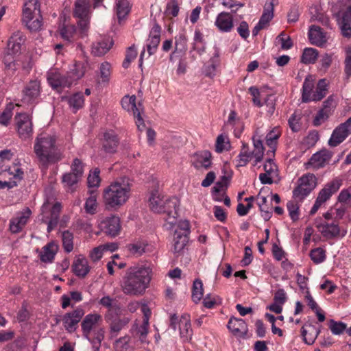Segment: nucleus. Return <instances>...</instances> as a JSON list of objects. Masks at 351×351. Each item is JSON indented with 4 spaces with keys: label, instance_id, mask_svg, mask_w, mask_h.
I'll use <instances>...</instances> for the list:
<instances>
[{
    "label": "nucleus",
    "instance_id": "f257e3e1",
    "mask_svg": "<svg viewBox=\"0 0 351 351\" xmlns=\"http://www.w3.org/2000/svg\"><path fill=\"white\" fill-rule=\"evenodd\" d=\"M153 265L138 263L128 267L121 282L123 292L128 295H143L153 278Z\"/></svg>",
    "mask_w": 351,
    "mask_h": 351
},
{
    "label": "nucleus",
    "instance_id": "f03ea898",
    "mask_svg": "<svg viewBox=\"0 0 351 351\" xmlns=\"http://www.w3.org/2000/svg\"><path fill=\"white\" fill-rule=\"evenodd\" d=\"M58 136L53 132L44 131L36 136L34 151L39 164L44 168L49 165L58 162L63 154L58 147Z\"/></svg>",
    "mask_w": 351,
    "mask_h": 351
},
{
    "label": "nucleus",
    "instance_id": "7ed1b4c3",
    "mask_svg": "<svg viewBox=\"0 0 351 351\" xmlns=\"http://www.w3.org/2000/svg\"><path fill=\"white\" fill-rule=\"evenodd\" d=\"M132 182L126 176L112 181L103 192L104 202L107 208L117 209L125 204L132 196Z\"/></svg>",
    "mask_w": 351,
    "mask_h": 351
},
{
    "label": "nucleus",
    "instance_id": "20e7f679",
    "mask_svg": "<svg viewBox=\"0 0 351 351\" xmlns=\"http://www.w3.org/2000/svg\"><path fill=\"white\" fill-rule=\"evenodd\" d=\"M263 136L262 131L260 129H257L252 137L254 145L252 151L250 149L247 145H243L236 159V166L237 167H245L250 161H252V165L256 166L263 160L264 156Z\"/></svg>",
    "mask_w": 351,
    "mask_h": 351
},
{
    "label": "nucleus",
    "instance_id": "39448f33",
    "mask_svg": "<svg viewBox=\"0 0 351 351\" xmlns=\"http://www.w3.org/2000/svg\"><path fill=\"white\" fill-rule=\"evenodd\" d=\"M25 40V37L20 31L13 32L8 39L7 47L2 56V62L8 73H12L17 70L19 64L16 56L20 53Z\"/></svg>",
    "mask_w": 351,
    "mask_h": 351
},
{
    "label": "nucleus",
    "instance_id": "423d86ee",
    "mask_svg": "<svg viewBox=\"0 0 351 351\" xmlns=\"http://www.w3.org/2000/svg\"><path fill=\"white\" fill-rule=\"evenodd\" d=\"M315 77L312 75L306 77L302 86V99L304 102L322 100L328 93V81L321 79L315 85Z\"/></svg>",
    "mask_w": 351,
    "mask_h": 351
},
{
    "label": "nucleus",
    "instance_id": "0eeeda50",
    "mask_svg": "<svg viewBox=\"0 0 351 351\" xmlns=\"http://www.w3.org/2000/svg\"><path fill=\"white\" fill-rule=\"evenodd\" d=\"M38 0H24L23 20L31 31H38L42 26Z\"/></svg>",
    "mask_w": 351,
    "mask_h": 351
},
{
    "label": "nucleus",
    "instance_id": "6e6552de",
    "mask_svg": "<svg viewBox=\"0 0 351 351\" xmlns=\"http://www.w3.org/2000/svg\"><path fill=\"white\" fill-rule=\"evenodd\" d=\"M23 175L19 162H14L12 165H0V189L14 187L16 185V180L21 179Z\"/></svg>",
    "mask_w": 351,
    "mask_h": 351
},
{
    "label": "nucleus",
    "instance_id": "1a4fd4ad",
    "mask_svg": "<svg viewBox=\"0 0 351 351\" xmlns=\"http://www.w3.org/2000/svg\"><path fill=\"white\" fill-rule=\"evenodd\" d=\"M148 202L150 209L155 213H162L167 208H174L177 204L176 198H165L158 189L151 191Z\"/></svg>",
    "mask_w": 351,
    "mask_h": 351
},
{
    "label": "nucleus",
    "instance_id": "9d476101",
    "mask_svg": "<svg viewBox=\"0 0 351 351\" xmlns=\"http://www.w3.org/2000/svg\"><path fill=\"white\" fill-rule=\"evenodd\" d=\"M42 221L47 224V231L50 232L58 224L61 204L59 202L46 201L42 206Z\"/></svg>",
    "mask_w": 351,
    "mask_h": 351
},
{
    "label": "nucleus",
    "instance_id": "9b49d317",
    "mask_svg": "<svg viewBox=\"0 0 351 351\" xmlns=\"http://www.w3.org/2000/svg\"><path fill=\"white\" fill-rule=\"evenodd\" d=\"M90 3L88 0H77L75 3L74 15L78 19V25L84 36L89 29L90 19Z\"/></svg>",
    "mask_w": 351,
    "mask_h": 351
},
{
    "label": "nucleus",
    "instance_id": "f8f14e48",
    "mask_svg": "<svg viewBox=\"0 0 351 351\" xmlns=\"http://www.w3.org/2000/svg\"><path fill=\"white\" fill-rule=\"evenodd\" d=\"M317 184V178L314 174H304L298 179V186L293 191V197L304 199L316 187Z\"/></svg>",
    "mask_w": 351,
    "mask_h": 351
},
{
    "label": "nucleus",
    "instance_id": "ddd939ff",
    "mask_svg": "<svg viewBox=\"0 0 351 351\" xmlns=\"http://www.w3.org/2000/svg\"><path fill=\"white\" fill-rule=\"evenodd\" d=\"M170 326L173 330L178 328L180 338L183 341H187L191 339L193 330L189 315L184 314L181 316L173 315L170 319Z\"/></svg>",
    "mask_w": 351,
    "mask_h": 351
},
{
    "label": "nucleus",
    "instance_id": "4468645a",
    "mask_svg": "<svg viewBox=\"0 0 351 351\" xmlns=\"http://www.w3.org/2000/svg\"><path fill=\"white\" fill-rule=\"evenodd\" d=\"M315 226L322 237L326 240L341 239L346 234V230L341 229L336 221H316Z\"/></svg>",
    "mask_w": 351,
    "mask_h": 351
},
{
    "label": "nucleus",
    "instance_id": "2eb2a0df",
    "mask_svg": "<svg viewBox=\"0 0 351 351\" xmlns=\"http://www.w3.org/2000/svg\"><path fill=\"white\" fill-rule=\"evenodd\" d=\"M32 210L29 208H25L17 212L9 221V230L12 234L21 232L32 217Z\"/></svg>",
    "mask_w": 351,
    "mask_h": 351
},
{
    "label": "nucleus",
    "instance_id": "dca6fc26",
    "mask_svg": "<svg viewBox=\"0 0 351 351\" xmlns=\"http://www.w3.org/2000/svg\"><path fill=\"white\" fill-rule=\"evenodd\" d=\"M18 134L22 139L29 138L33 133L32 117L27 113H18L15 116Z\"/></svg>",
    "mask_w": 351,
    "mask_h": 351
},
{
    "label": "nucleus",
    "instance_id": "f3484780",
    "mask_svg": "<svg viewBox=\"0 0 351 351\" xmlns=\"http://www.w3.org/2000/svg\"><path fill=\"white\" fill-rule=\"evenodd\" d=\"M47 79L51 88L58 92L63 88L72 85V80L69 79L68 74L62 75L57 69H50L47 72Z\"/></svg>",
    "mask_w": 351,
    "mask_h": 351
},
{
    "label": "nucleus",
    "instance_id": "a211bd4d",
    "mask_svg": "<svg viewBox=\"0 0 351 351\" xmlns=\"http://www.w3.org/2000/svg\"><path fill=\"white\" fill-rule=\"evenodd\" d=\"M98 227L106 234L111 237H117L121 232L120 219L115 215L106 217L100 221Z\"/></svg>",
    "mask_w": 351,
    "mask_h": 351
},
{
    "label": "nucleus",
    "instance_id": "6ab92c4d",
    "mask_svg": "<svg viewBox=\"0 0 351 351\" xmlns=\"http://www.w3.org/2000/svg\"><path fill=\"white\" fill-rule=\"evenodd\" d=\"M351 133V117L344 123L337 126L332 132L328 141L331 147H336L342 143Z\"/></svg>",
    "mask_w": 351,
    "mask_h": 351
},
{
    "label": "nucleus",
    "instance_id": "aec40b11",
    "mask_svg": "<svg viewBox=\"0 0 351 351\" xmlns=\"http://www.w3.org/2000/svg\"><path fill=\"white\" fill-rule=\"evenodd\" d=\"M84 315V311L82 308H77L72 312L66 313L62 319L65 329L69 332H74Z\"/></svg>",
    "mask_w": 351,
    "mask_h": 351
},
{
    "label": "nucleus",
    "instance_id": "412c9836",
    "mask_svg": "<svg viewBox=\"0 0 351 351\" xmlns=\"http://www.w3.org/2000/svg\"><path fill=\"white\" fill-rule=\"evenodd\" d=\"M342 185V180L336 178L328 182L319 192L316 198L319 202L324 204L330 197L335 193Z\"/></svg>",
    "mask_w": 351,
    "mask_h": 351
},
{
    "label": "nucleus",
    "instance_id": "4be33fe9",
    "mask_svg": "<svg viewBox=\"0 0 351 351\" xmlns=\"http://www.w3.org/2000/svg\"><path fill=\"white\" fill-rule=\"evenodd\" d=\"M191 162L196 169H208L213 163L211 153L207 150L197 152L192 156Z\"/></svg>",
    "mask_w": 351,
    "mask_h": 351
},
{
    "label": "nucleus",
    "instance_id": "5701e85b",
    "mask_svg": "<svg viewBox=\"0 0 351 351\" xmlns=\"http://www.w3.org/2000/svg\"><path fill=\"white\" fill-rule=\"evenodd\" d=\"M71 268L76 276L83 278L90 272L91 267L88 259L84 255L79 254L75 257Z\"/></svg>",
    "mask_w": 351,
    "mask_h": 351
},
{
    "label": "nucleus",
    "instance_id": "b1692460",
    "mask_svg": "<svg viewBox=\"0 0 351 351\" xmlns=\"http://www.w3.org/2000/svg\"><path fill=\"white\" fill-rule=\"evenodd\" d=\"M215 26L221 32H230L234 27L232 15L226 12H220L216 16Z\"/></svg>",
    "mask_w": 351,
    "mask_h": 351
},
{
    "label": "nucleus",
    "instance_id": "393cba45",
    "mask_svg": "<svg viewBox=\"0 0 351 351\" xmlns=\"http://www.w3.org/2000/svg\"><path fill=\"white\" fill-rule=\"evenodd\" d=\"M265 173L259 175V179L262 184H271L278 177V167L273 160L268 159L264 165Z\"/></svg>",
    "mask_w": 351,
    "mask_h": 351
},
{
    "label": "nucleus",
    "instance_id": "a878e982",
    "mask_svg": "<svg viewBox=\"0 0 351 351\" xmlns=\"http://www.w3.org/2000/svg\"><path fill=\"white\" fill-rule=\"evenodd\" d=\"M160 31L161 29L158 25H154L150 31L149 36L146 43L148 56L154 54L157 50L160 41Z\"/></svg>",
    "mask_w": 351,
    "mask_h": 351
},
{
    "label": "nucleus",
    "instance_id": "bb28decb",
    "mask_svg": "<svg viewBox=\"0 0 351 351\" xmlns=\"http://www.w3.org/2000/svg\"><path fill=\"white\" fill-rule=\"evenodd\" d=\"M308 38L312 45L322 47L325 46L328 37L319 27L312 25L308 31Z\"/></svg>",
    "mask_w": 351,
    "mask_h": 351
},
{
    "label": "nucleus",
    "instance_id": "cd10ccee",
    "mask_svg": "<svg viewBox=\"0 0 351 351\" xmlns=\"http://www.w3.org/2000/svg\"><path fill=\"white\" fill-rule=\"evenodd\" d=\"M113 45L112 39L110 36L101 37L93 44L92 53L97 56H101L106 53Z\"/></svg>",
    "mask_w": 351,
    "mask_h": 351
},
{
    "label": "nucleus",
    "instance_id": "c85d7f7f",
    "mask_svg": "<svg viewBox=\"0 0 351 351\" xmlns=\"http://www.w3.org/2000/svg\"><path fill=\"white\" fill-rule=\"evenodd\" d=\"M101 320V316L98 313H90L86 315L81 324L84 336L88 337L93 328Z\"/></svg>",
    "mask_w": 351,
    "mask_h": 351
},
{
    "label": "nucleus",
    "instance_id": "c756f323",
    "mask_svg": "<svg viewBox=\"0 0 351 351\" xmlns=\"http://www.w3.org/2000/svg\"><path fill=\"white\" fill-rule=\"evenodd\" d=\"M121 106L123 109L132 112V114H138L143 112L142 104L140 102L136 103L135 95L123 97L121 100Z\"/></svg>",
    "mask_w": 351,
    "mask_h": 351
},
{
    "label": "nucleus",
    "instance_id": "7c9ffc66",
    "mask_svg": "<svg viewBox=\"0 0 351 351\" xmlns=\"http://www.w3.org/2000/svg\"><path fill=\"white\" fill-rule=\"evenodd\" d=\"M119 145V139L114 131H108L104 134L103 147L106 152L114 153Z\"/></svg>",
    "mask_w": 351,
    "mask_h": 351
},
{
    "label": "nucleus",
    "instance_id": "2f4dec72",
    "mask_svg": "<svg viewBox=\"0 0 351 351\" xmlns=\"http://www.w3.org/2000/svg\"><path fill=\"white\" fill-rule=\"evenodd\" d=\"M58 245L54 242L51 241L45 245L41 252H40V258L42 262L44 263H51L54 257L58 252Z\"/></svg>",
    "mask_w": 351,
    "mask_h": 351
},
{
    "label": "nucleus",
    "instance_id": "473e14b6",
    "mask_svg": "<svg viewBox=\"0 0 351 351\" xmlns=\"http://www.w3.org/2000/svg\"><path fill=\"white\" fill-rule=\"evenodd\" d=\"M188 243V237L185 234H180L178 230H175L173 243V252L179 256L184 251Z\"/></svg>",
    "mask_w": 351,
    "mask_h": 351
},
{
    "label": "nucleus",
    "instance_id": "72a5a7b5",
    "mask_svg": "<svg viewBox=\"0 0 351 351\" xmlns=\"http://www.w3.org/2000/svg\"><path fill=\"white\" fill-rule=\"evenodd\" d=\"M331 154L328 151L322 150L314 154L310 160L309 164L315 169H319L324 166V165L330 159Z\"/></svg>",
    "mask_w": 351,
    "mask_h": 351
},
{
    "label": "nucleus",
    "instance_id": "f704fd0d",
    "mask_svg": "<svg viewBox=\"0 0 351 351\" xmlns=\"http://www.w3.org/2000/svg\"><path fill=\"white\" fill-rule=\"evenodd\" d=\"M40 94V83L34 80L31 81L23 90V99L27 102L37 98Z\"/></svg>",
    "mask_w": 351,
    "mask_h": 351
},
{
    "label": "nucleus",
    "instance_id": "c9c22d12",
    "mask_svg": "<svg viewBox=\"0 0 351 351\" xmlns=\"http://www.w3.org/2000/svg\"><path fill=\"white\" fill-rule=\"evenodd\" d=\"M228 328L235 335L245 334L247 332L245 321L239 318H230L228 323Z\"/></svg>",
    "mask_w": 351,
    "mask_h": 351
},
{
    "label": "nucleus",
    "instance_id": "e433bc0d",
    "mask_svg": "<svg viewBox=\"0 0 351 351\" xmlns=\"http://www.w3.org/2000/svg\"><path fill=\"white\" fill-rule=\"evenodd\" d=\"M131 10L129 0H116L115 12L119 23L125 19Z\"/></svg>",
    "mask_w": 351,
    "mask_h": 351
},
{
    "label": "nucleus",
    "instance_id": "4c0bfd02",
    "mask_svg": "<svg viewBox=\"0 0 351 351\" xmlns=\"http://www.w3.org/2000/svg\"><path fill=\"white\" fill-rule=\"evenodd\" d=\"M341 29L343 36L351 37V6L343 13L341 21Z\"/></svg>",
    "mask_w": 351,
    "mask_h": 351
},
{
    "label": "nucleus",
    "instance_id": "58836bf2",
    "mask_svg": "<svg viewBox=\"0 0 351 351\" xmlns=\"http://www.w3.org/2000/svg\"><path fill=\"white\" fill-rule=\"evenodd\" d=\"M319 331L311 324H305L302 328V335L307 344H312L317 337Z\"/></svg>",
    "mask_w": 351,
    "mask_h": 351
},
{
    "label": "nucleus",
    "instance_id": "ea45409f",
    "mask_svg": "<svg viewBox=\"0 0 351 351\" xmlns=\"http://www.w3.org/2000/svg\"><path fill=\"white\" fill-rule=\"evenodd\" d=\"M89 197L86 198L84 209L88 214L93 215L97 208V193L96 189H89Z\"/></svg>",
    "mask_w": 351,
    "mask_h": 351
},
{
    "label": "nucleus",
    "instance_id": "a19ab883",
    "mask_svg": "<svg viewBox=\"0 0 351 351\" xmlns=\"http://www.w3.org/2000/svg\"><path fill=\"white\" fill-rule=\"evenodd\" d=\"M281 134V131L278 127L274 128L270 130L266 136V143L271 149L270 152L272 154L276 151L277 141Z\"/></svg>",
    "mask_w": 351,
    "mask_h": 351
},
{
    "label": "nucleus",
    "instance_id": "79ce46f5",
    "mask_svg": "<svg viewBox=\"0 0 351 351\" xmlns=\"http://www.w3.org/2000/svg\"><path fill=\"white\" fill-rule=\"evenodd\" d=\"M149 329V322L143 320L141 323L136 320L134 326L133 330H134L135 335L138 336L142 342L145 341Z\"/></svg>",
    "mask_w": 351,
    "mask_h": 351
},
{
    "label": "nucleus",
    "instance_id": "37998d69",
    "mask_svg": "<svg viewBox=\"0 0 351 351\" xmlns=\"http://www.w3.org/2000/svg\"><path fill=\"white\" fill-rule=\"evenodd\" d=\"M177 205L174 208H167L166 210L162 213L166 214L165 217V226L168 229H172L177 224L178 213L176 209Z\"/></svg>",
    "mask_w": 351,
    "mask_h": 351
},
{
    "label": "nucleus",
    "instance_id": "c03bdc74",
    "mask_svg": "<svg viewBox=\"0 0 351 351\" xmlns=\"http://www.w3.org/2000/svg\"><path fill=\"white\" fill-rule=\"evenodd\" d=\"M318 56L319 52L316 49L311 47L305 48L301 57V61L306 64H314Z\"/></svg>",
    "mask_w": 351,
    "mask_h": 351
},
{
    "label": "nucleus",
    "instance_id": "a18cd8bd",
    "mask_svg": "<svg viewBox=\"0 0 351 351\" xmlns=\"http://www.w3.org/2000/svg\"><path fill=\"white\" fill-rule=\"evenodd\" d=\"M193 49L202 54L205 51L204 35L199 30H195L193 38Z\"/></svg>",
    "mask_w": 351,
    "mask_h": 351
},
{
    "label": "nucleus",
    "instance_id": "49530a36",
    "mask_svg": "<svg viewBox=\"0 0 351 351\" xmlns=\"http://www.w3.org/2000/svg\"><path fill=\"white\" fill-rule=\"evenodd\" d=\"M70 108L73 112H76L80 108H82L84 104V96L80 93H77L68 99Z\"/></svg>",
    "mask_w": 351,
    "mask_h": 351
},
{
    "label": "nucleus",
    "instance_id": "de8ad7c7",
    "mask_svg": "<svg viewBox=\"0 0 351 351\" xmlns=\"http://www.w3.org/2000/svg\"><path fill=\"white\" fill-rule=\"evenodd\" d=\"M104 337V330L103 328H98L94 330L93 337H91L90 335L86 337L92 343L94 351H99L101 342Z\"/></svg>",
    "mask_w": 351,
    "mask_h": 351
},
{
    "label": "nucleus",
    "instance_id": "09e8293b",
    "mask_svg": "<svg viewBox=\"0 0 351 351\" xmlns=\"http://www.w3.org/2000/svg\"><path fill=\"white\" fill-rule=\"evenodd\" d=\"M274 16V4L271 1L267 2L265 5L264 12L261 17L259 23L264 27L271 20Z\"/></svg>",
    "mask_w": 351,
    "mask_h": 351
},
{
    "label": "nucleus",
    "instance_id": "8fccbe9b",
    "mask_svg": "<svg viewBox=\"0 0 351 351\" xmlns=\"http://www.w3.org/2000/svg\"><path fill=\"white\" fill-rule=\"evenodd\" d=\"M204 295L203 283L197 279L193 282L192 288V300L195 303H198Z\"/></svg>",
    "mask_w": 351,
    "mask_h": 351
},
{
    "label": "nucleus",
    "instance_id": "3c124183",
    "mask_svg": "<svg viewBox=\"0 0 351 351\" xmlns=\"http://www.w3.org/2000/svg\"><path fill=\"white\" fill-rule=\"evenodd\" d=\"M85 73V69L82 63H75L73 68L71 69V71L68 73L69 77L72 80V83L81 78Z\"/></svg>",
    "mask_w": 351,
    "mask_h": 351
},
{
    "label": "nucleus",
    "instance_id": "603ef678",
    "mask_svg": "<svg viewBox=\"0 0 351 351\" xmlns=\"http://www.w3.org/2000/svg\"><path fill=\"white\" fill-rule=\"evenodd\" d=\"M275 43L280 45L281 49L288 50L293 46L292 40L289 36L285 32H281L276 38Z\"/></svg>",
    "mask_w": 351,
    "mask_h": 351
},
{
    "label": "nucleus",
    "instance_id": "864d4df0",
    "mask_svg": "<svg viewBox=\"0 0 351 351\" xmlns=\"http://www.w3.org/2000/svg\"><path fill=\"white\" fill-rule=\"evenodd\" d=\"M111 74V66L109 63L105 62L101 64L99 66V80L102 83H108L110 80Z\"/></svg>",
    "mask_w": 351,
    "mask_h": 351
},
{
    "label": "nucleus",
    "instance_id": "5fc2aeb1",
    "mask_svg": "<svg viewBox=\"0 0 351 351\" xmlns=\"http://www.w3.org/2000/svg\"><path fill=\"white\" fill-rule=\"evenodd\" d=\"M332 53H325L322 55L319 60V69L324 72L327 71L332 64Z\"/></svg>",
    "mask_w": 351,
    "mask_h": 351
},
{
    "label": "nucleus",
    "instance_id": "6e6d98bb",
    "mask_svg": "<svg viewBox=\"0 0 351 351\" xmlns=\"http://www.w3.org/2000/svg\"><path fill=\"white\" fill-rule=\"evenodd\" d=\"M62 245L66 252L73 250V236L69 231H64L62 234Z\"/></svg>",
    "mask_w": 351,
    "mask_h": 351
},
{
    "label": "nucleus",
    "instance_id": "4d7b16f0",
    "mask_svg": "<svg viewBox=\"0 0 351 351\" xmlns=\"http://www.w3.org/2000/svg\"><path fill=\"white\" fill-rule=\"evenodd\" d=\"M249 93L252 97V102L254 106L261 108L263 106L262 101V91L256 86H251L249 88Z\"/></svg>",
    "mask_w": 351,
    "mask_h": 351
},
{
    "label": "nucleus",
    "instance_id": "13d9d810",
    "mask_svg": "<svg viewBox=\"0 0 351 351\" xmlns=\"http://www.w3.org/2000/svg\"><path fill=\"white\" fill-rule=\"evenodd\" d=\"M81 178L74 173L69 172L62 176V181L65 187L71 188L76 184Z\"/></svg>",
    "mask_w": 351,
    "mask_h": 351
},
{
    "label": "nucleus",
    "instance_id": "bf43d9fd",
    "mask_svg": "<svg viewBox=\"0 0 351 351\" xmlns=\"http://www.w3.org/2000/svg\"><path fill=\"white\" fill-rule=\"evenodd\" d=\"M301 114L297 112H295L293 114L291 115L288 120L289 125L291 130L295 132H298L301 128Z\"/></svg>",
    "mask_w": 351,
    "mask_h": 351
},
{
    "label": "nucleus",
    "instance_id": "052dcab7",
    "mask_svg": "<svg viewBox=\"0 0 351 351\" xmlns=\"http://www.w3.org/2000/svg\"><path fill=\"white\" fill-rule=\"evenodd\" d=\"M14 109V105L12 104H8L3 112L0 115V124L4 126H7L10 121L12 117V110Z\"/></svg>",
    "mask_w": 351,
    "mask_h": 351
},
{
    "label": "nucleus",
    "instance_id": "680f3d73",
    "mask_svg": "<svg viewBox=\"0 0 351 351\" xmlns=\"http://www.w3.org/2000/svg\"><path fill=\"white\" fill-rule=\"evenodd\" d=\"M187 38L184 34H179L175 37V50L176 52H182L186 49Z\"/></svg>",
    "mask_w": 351,
    "mask_h": 351
},
{
    "label": "nucleus",
    "instance_id": "e2e57ef3",
    "mask_svg": "<svg viewBox=\"0 0 351 351\" xmlns=\"http://www.w3.org/2000/svg\"><path fill=\"white\" fill-rule=\"evenodd\" d=\"M311 260L315 264H319L326 259L325 250L321 247L313 249L310 252Z\"/></svg>",
    "mask_w": 351,
    "mask_h": 351
},
{
    "label": "nucleus",
    "instance_id": "0e129e2a",
    "mask_svg": "<svg viewBox=\"0 0 351 351\" xmlns=\"http://www.w3.org/2000/svg\"><path fill=\"white\" fill-rule=\"evenodd\" d=\"M329 328L333 335H339L345 331L346 324L341 322L330 319L329 322Z\"/></svg>",
    "mask_w": 351,
    "mask_h": 351
},
{
    "label": "nucleus",
    "instance_id": "69168bd1",
    "mask_svg": "<svg viewBox=\"0 0 351 351\" xmlns=\"http://www.w3.org/2000/svg\"><path fill=\"white\" fill-rule=\"evenodd\" d=\"M230 147V143L227 136L221 134L218 136L216 141V152L221 153L228 150Z\"/></svg>",
    "mask_w": 351,
    "mask_h": 351
},
{
    "label": "nucleus",
    "instance_id": "338daca9",
    "mask_svg": "<svg viewBox=\"0 0 351 351\" xmlns=\"http://www.w3.org/2000/svg\"><path fill=\"white\" fill-rule=\"evenodd\" d=\"M60 32L63 39L71 41L75 33V28L73 25H65L60 29Z\"/></svg>",
    "mask_w": 351,
    "mask_h": 351
},
{
    "label": "nucleus",
    "instance_id": "774afa93",
    "mask_svg": "<svg viewBox=\"0 0 351 351\" xmlns=\"http://www.w3.org/2000/svg\"><path fill=\"white\" fill-rule=\"evenodd\" d=\"M289 215L293 221H296L300 217L299 206L294 202H289L287 204Z\"/></svg>",
    "mask_w": 351,
    "mask_h": 351
}]
</instances>
